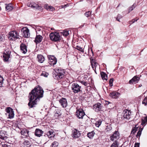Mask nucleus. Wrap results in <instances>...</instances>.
<instances>
[{
    "label": "nucleus",
    "instance_id": "f257e3e1",
    "mask_svg": "<svg viewBox=\"0 0 147 147\" xmlns=\"http://www.w3.org/2000/svg\"><path fill=\"white\" fill-rule=\"evenodd\" d=\"M44 91L40 86L36 87L30 92L28 96L29 102L28 105L30 108L35 107L38 101L43 96Z\"/></svg>",
    "mask_w": 147,
    "mask_h": 147
},
{
    "label": "nucleus",
    "instance_id": "f03ea898",
    "mask_svg": "<svg viewBox=\"0 0 147 147\" xmlns=\"http://www.w3.org/2000/svg\"><path fill=\"white\" fill-rule=\"evenodd\" d=\"M60 34H62L64 36V31L63 30L62 32L60 33L57 32H52L50 34V38L51 40L54 42H57L61 39V35Z\"/></svg>",
    "mask_w": 147,
    "mask_h": 147
},
{
    "label": "nucleus",
    "instance_id": "7ed1b4c3",
    "mask_svg": "<svg viewBox=\"0 0 147 147\" xmlns=\"http://www.w3.org/2000/svg\"><path fill=\"white\" fill-rule=\"evenodd\" d=\"M9 36L8 38L11 40H15L19 38L20 36L19 34L17 32L15 31H13L9 33Z\"/></svg>",
    "mask_w": 147,
    "mask_h": 147
},
{
    "label": "nucleus",
    "instance_id": "20e7f679",
    "mask_svg": "<svg viewBox=\"0 0 147 147\" xmlns=\"http://www.w3.org/2000/svg\"><path fill=\"white\" fill-rule=\"evenodd\" d=\"M119 132L118 131H115L110 136V140L113 142H118L117 141L119 138Z\"/></svg>",
    "mask_w": 147,
    "mask_h": 147
},
{
    "label": "nucleus",
    "instance_id": "39448f33",
    "mask_svg": "<svg viewBox=\"0 0 147 147\" xmlns=\"http://www.w3.org/2000/svg\"><path fill=\"white\" fill-rule=\"evenodd\" d=\"M11 51L9 49H7L3 53V59L4 61L7 62L10 58Z\"/></svg>",
    "mask_w": 147,
    "mask_h": 147
},
{
    "label": "nucleus",
    "instance_id": "423d86ee",
    "mask_svg": "<svg viewBox=\"0 0 147 147\" xmlns=\"http://www.w3.org/2000/svg\"><path fill=\"white\" fill-rule=\"evenodd\" d=\"M47 57L49 59V63L51 66H53L56 64L57 60L55 57L54 55H48Z\"/></svg>",
    "mask_w": 147,
    "mask_h": 147
},
{
    "label": "nucleus",
    "instance_id": "0eeeda50",
    "mask_svg": "<svg viewBox=\"0 0 147 147\" xmlns=\"http://www.w3.org/2000/svg\"><path fill=\"white\" fill-rule=\"evenodd\" d=\"M77 117L79 119H82L85 115V113L82 109H77L76 112Z\"/></svg>",
    "mask_w": 147,
    "mask_h": 147
},
{
    "label": "nucleus",
    "instance_id": "6e6552de",
    "mask_svg": "<svg viewBox=\"0 0 147 147\" xmlns=\"http://www.w3.org/2000/svg\"><path fill=\"white\" fill-rule=\"evenodd\" d=\"M81 86L77 83H74L71 86V89L74 92L77 93L81 91Z\"/></svg>",
    "mask_w": 147,
    "mask_h": 147
},
{
    "label": "nucleus",
    "instance_id": "1a4fd4ad",
    "mask_svg": "<svg viewBox=\"0 0 147 147\" xmlns=\"http://www.w3.org/2000/svg\"><path fill=\"white\" fill-rule=\"evenodd\" d=\"M22 35L25 38H29L30 36L29 30L27 27H25L22 28L21 30Z\"/></svg>",
    "mask_w": 147,
    "mask_h": 147
},
{
    "label": "nucleus",
    "instance_id": "9d476101",
    "mask_svg": "<svg viewBox=\"0 0 147 147\" xmlns=\"http://www.w3.org/2000/svg\"><path fill=\"white\" fill-rule=\"evenodd\" d=\"M123 114L124 118L127 120H129L131 117V112L130 110L125 109L123 111Z\"/></svg>",
    "mask_w": 147,
    "mask_h": 147
},
{
    "label": "nucleus",
    "instance_id": "9b49d317",
    "mask_svg": "<svg viewBox=\"0 0 147 147\" xmlns=\"http://www.w3.org/2000/svg\"><path fill=\"white\" fill-rule=\"evenodd\" d=\"M58 72L57 74H55V77L58 79H61L64 76V70H61V69H58Z\"/></svg>",
    "mask_w": 147,
    "mask_h": 147
},
{
    "label": "nucleus",
    "instance_id": "f8f14e48",
    "mask_svg": "<svg viewBox=\"0 0 147 147\" xmlns=\"http://www.w3.org/2000/svg\"><path fill=\"white\" fill-rule=\"evenodd\" d=\"M7 112L9 114V118L12 119L14 117V113L13 109L10 107L7 108L6 109Z\"/></svg>",
    "mask_w": 147,
    "mask_h": 147
},
{
    "label": "nucleus",
    "instance_id": "ddd939ff",
    "mask_svg": "<svg viewBox=\"0 0 147 147\" xmlns=\"http://www.w3.org/2000/svg\"><path fill=\"white\" fill-rule=\"evenodd\" d=\"M103 107L102 105L100 103L98 102L94 105L93 108L95 109V111L98 112L99 111L101 110Z\"/></svg>",
    "mask_w": 147,
    "mask_h": 147
},
{
    "label": "nucleus",
    "instance_id": "4468645a",
    "mask_svg": "<svg viewBox=\"0 0 147 147\" xmlns=\"http://www.w3.org/2000/svg\"><path fill=\"white\" fill-rule=\"evenodd\" d=\"M7 132L4 130L0 131V138L3 140H5L7 138Z\"/></svg>",
    "mask_w": 147,
    "mask_h": 147
},
{
    "label": "nucleus",
    "instance_id": "2eb2a0df",
    "mask_svg": "<svg viewBox=\"0 0 147 147\" xmlns=\"http://www.w3.org/2000/svg\"><path fill=\"white\" fill-rule=\"evenodd\" d=\"M80 135V133L79 131L75 129L73 130L72 134V137L74 138H76L79 137Z\"/></svg>",
    "mask_w": 147,
    "mask_h": 147
},
{
    "label": "nucleus",
    "instance_id": "dca6fc26",
    "mask_svg": "<svg viewBox=\"0 0 147 147\" xmlns=\"http://www.w3.org/2000/svg\"><path fill=\"white\" fill-rule=\"evenodd\" d=\"M21 52L25 54L27 51V47L26 45L23 43H22L20 46Z\"/></svg>",
    "mask_w": 147,
    "mask_h": 147
},
{
    "label": "nucleus",
    "instance_id": "f3484780",
    "mask_svg": "<svg viewBox=\"0 0 147 147\" xmlns=\"http://www.w3.org/2000/svg\"><path fill=\"white\" fill-rule=\"evenodd\" d=\"M120 95V94L119 92L115 91L109 94V95L111 97L115 99L119 97Z\"/></svg>",
    "mask_w": 147,
    "mask_h": 147
},
{
    "label": "nucleus",
    "instance_id": "a211bd4d",
    "mask_svg": "<svg viewBox=\"0 0 147 147\" xmlns=\"http://www.w3.org/2000/svg\"><path fill=\"white\" fill-rule=\"evenodd\" d=\"M29 131L26 128H24L21 131V134L24 136L25 138L29 136Z\"/></svg>",
    "mask_w": 147,
    "mask_h": 147
},
{
    "label": "nucleus",
    "instance_id": "6ab92c4d",
    "mask_svg": "<svg viewBox=\"0 0 147 147\" xmlns=\"http://www.w3.org/2000/svg\"><path fill=\"white\" fill-rule=\"evenodd\" d=\"M42 38H43L41 35H37L34 41L36 44L39 43L42 41Z\"/></svg>",
    "mask_w": 147,
    "mask_h": 147
},
{
    "label": "nucleus",
    "instance_id": "aec40b11",
    "mask_svg": "<svg viewBox=\"0 0 147 147\" xmlns=\"http://www.w3.org/2000/svg\"><path fill=\"white\" fill-rule=\"evenodd\" d=\"M140 79V78L138 76H135L131 80L129 81L130 84H133V83L136 84L138 82Z\"/></svg>",
    "mask_w": 147,
    "mask_h": 147
},
{
    "label": "nucleus",
    "instance_id": "412c9836",
    "mask_svg": "<svg viewBox=\"0 0 147 147\" xmlns=\"http://www.w3.org/2000/svg\"><path fill=\"white\" fill-rule=\"evenodd\" d=\"M43 133V131L39 129H36L35 131V135L36 136L38 137H40Z\"/></svg>",
    "mask_w": 147,
    "mask_h": 147
},
{
    "label": "nucleus",
    "instance_id": "4be33fe9",
    "mask_svg": "<svg viewBox=\"0 0 147 147\" xmlns=\"http://www.w3.org/2000/svg\"><path fill=\"white\" fill-rule=\"evenodd\" d=\"M37 58L38 61L40 63H42L45 60L44 57L42 55L39 54L37 55Z\"/></svg>",
    "mask_w": 147,
    "mask_h": 147
},
{
    "label": "nucleus",
    "instance_id": "5701e85b",
    "mask_svg": "<svg viewBox=\"0 0 147 147\" xmlns=\"http://www.w3.org/2000/svg\"><path fill=\"white\" fill-rule=\"evenodd\" d=\"M46 135L49 138H50L55 136V133L54 131H53V130H52L50 131H49Z\"/></svg>",
    "mask_w": 147,
    "mask_h": 147
},
{
    "label": "nucleus",
    "instance_id": "b1692460",
    "mask_svg": "<svg viewBox=\"0 0 147 147\" xmlns=\"http://www.w3.org/2000/svg\"><path fill=\"white\" fill-rule=\"evenodd\" d=\"M91 63L92 68L96 72V67L98 64L96 62H95L93 59L91 61Z\"/></svg>",
    "mask_w": 147,
    "mask_h": 147
},
{
    "label": "nucleus",
    "instance_id": "393cba45",
    "mask_svg": "<svg viewBox=\"0 0 147 147\" xmlns=\"http://www.w3.org/2000/svg\"><path fill=\"white\" fill-rule=\"evenodd\" d=\"M100 74L101 77L103 80H107V76L105 73L103 71L101 72Z\"/></svg>",
    "mask_w": 147,
    "mask_h": 147
},
{
    "label": "nucleus",
    "instance_id": "a878e982",
    "mask_svg": "<svg viewBox=\"0 0 147 147\" xmlns=\"http://www.w3.org/2000/svg\"><path fill=\"white\" fill-rule=\"evenodd\" d=\"M5 5H6L5 7L6 9L8 11H10L13 9V7L12 4L11 3H9L8 4H5Z\"/></svg>",
    "mask_w": 147,
    "mask_h": 147
},
{
    "label": "nucleus",
    "instance_id": "bb28decb",
    "mask_svg": "<svg viewBox=\"0 0 147 147\" xmlns=\"http://www.w3.org/2000/svg\"><path fill=\"white\" fill-rule=\"evenodd\" d=\"M24 147H30L31 146V143L28 140H25L23 143Z\"/></svg>",
    "mask_w": 147,
    "mask_h": 147
},
{
    "label": "nucleus",
    "instance_id": "cd10ccee",
    "mask_svg": "<svg viewBox=\"0 0 147 147\" xmlns=\"http://www.w3.org/2000/svg\"><path fill=\"white\" fill-rule=\"evenodd\" d=\"M143 129V127L141 128V127H140L139 129V130L137 132V134L136 136V137L138 138V137L140 138L141 134L142 131Z\"/></svg>",
    "mask_w": 147,
    "mask_h": 147
},
{
    "label": "nucleus",
    "instance_id": "c85d7f7f",
    "mask_svg": "<svg viewBox=\"0 0 147 147\" xmlns=\"http://www.w3.org/2000/svg\"><path fill=\"white\" fill-rule=\"evenodd\" d=\"M29 6L32 8H36V9H38V7H40V6H39L38 4L35 3H32L30 4Z\"/></svg>",
    "mask_w": 147,
    "mask_h": 147
},
{
    "label": "nucleus",
    "instance_id": "c756f323",
    "mask_svg": "<svg viewBox=\"0 0 147 147\" xmlns=\"http://www.w3.org/2000/svg\"><path fill=\"white\" fill-rule=\"evenodd\" d=\"M147 122V116L142 119L141 125H143Z\"/></svg>",
    "mask_w": 147,
    "mask_h": 147
},
{
    "label": "nucleus",
    "instance_id": "7c9ffc66",
    "mask_svg": "<svg viewBox=\"0 0 147 147\" xmlns=\"http://www.w3.org/2000/svg\"><path fill=\"white\" fill-rule=\"evenodd\" d=\"M94 132L92 131L88 133L87 135V136L90 138H92L94 136Z\"/></svg>",
    "mask_w": 147,
    "mask_h": 147
},
{
    "label": "nucleus",
    "instance_id": "2f4dec72",
    "mask_svg": "<svg viewBox=\"0 0 147 147\" xmlns=\"http://www.w3.org/2000/svg\"><path fill=\"white\" fill-rule=\"evenodd\" d=\"M58 144H59L57 142L54 141L52 143L50 147H57Z\"/></svg>",
    "mask_w": 147,
    "mask_h": 147
},
{
    "label": "nucleus",
    "instance_id": "473e14b6",
    "mask_svg": "<svg viewBox=\"0 0 147 147\" xmlns=\"http://www.w3.org/2000/svg\"><path fill=\"white\" fill-rule=\"evenodd\" d=\"M118 142H114L110 147H118Z\"/></svg>",
    "mask_w": 147,
    "mask_h": 147
},
{
    "label": "nucleus",
    "instance_id": "72a5a7b5",
    "mask_svg": "<svg viewBox=\"0 0 147 147\" xmlns=\"http://www.w3.org/2000/svg\"><path fill=\"white\" fill-rule=\"evenodd\" d=\"M102 121L101 120H99L97 121L95 123L96 126L98 127H99L101 124Z\"/></svg>",
    "mask_w": 147,
    "mask_h": 147
},
{
    "label": "nucleus",
    "instance_id": "f704fd0d",
    "mask_svg": "<svg viewBox=\"0 0 147 147\" xmlns=\"http://www.w3.org/2000/svg\"><path fill=\"white\" fill-rule=\"evenodd\" d=\"M76 49L78 50V51L83 53H84V49H83L82 47H81L79 46L78 45L76 46Z\"/></svg>",
    "mask_w": 147,
    "mask_h": 147
},
{
    "label": "nucleus",
    "instance_id": "c9c22d12",
    "mask_svg": "<svg viewBox=\"0 0 147 147\" xmlns=\"http://www.w3.org/2000/svg\"><path fill=\"white\" fill-rule=\"evenodd\" d=\"M5 40V35L0 34V41H3Z\"/></svg>",
    "mask_w": 147,
    "mask_h": 147
},
{
    "label": "nucleus",
    "instance_id": "e433bc0d",
    "mask_svg": "<svg viewBox=\"0 0 147 147\" xmlns=\"http://www.w3.org/2000/svg\"><path fill=\"white\" fill-rule=\"evenodd\" d=\"M112 129V127L110 124L109 125L106 126V131H111Z\"/></svg>",
    "mask_w": 147,
    "mask_h": 147
},
{
    "label": "nucleus",
    "instance_id": "4c0bfd02",
    "mask_svg": "<svg viewBox=\"0 0 147 147\" xmlns=\"http://www.w3.org/2000/svg\"><path fill=\"white\" fill-rule=\"evenodd\" d=\"M48 75L49 74L48 73L45 71H43L41 74L40 75V76H42L46 77H47Z\"/></svg>",
    "mask_w": 147,
    "mask_h": 147
},
{
    "label": "nucleus",
    "instance_id": "58836bf2",
    "mask_svg": "<svg viewBox=\"0 0 147 147\" xmlns=\"http://www.w3.org/2000/svg\"><path fill=\"white\" fill-rule=\"evenodd\" d=\"M4 80L3 77L0 75V87H1L2 86Z\"/></svg>",
    "mask_w": 147,
    "mask_h": 147
},
{
    "label": "nucleus",
    "instance_id": "ea45409f",
    "mask_svg": "<svg viewBox=\"0 0 147 147\" xmlns=\"http://www.w3.org/2000/svg\"><path fill=\"white\" fill-rule=\"evenodd\" d=\"M142 104L145 106L147 105V97H145L142 102Z\"/></svg>",
    "mask_w": 147,
    "mask_h": 147
},
{
    "label": "nucleus",
    "instance_id": "a19ab883",
    "mask_svg": "<svg viewBox=\"0 0 147 147\" xmlns=\"http://www.w3.org/2000/svg\"><path fill=\"white\" fill-rule=\"evenodd\" d=\"M91 12L90 11H88L87 12H86L84 13V15L86 17H88L90 16L91 14Z\"/></svg>",
    "mask_w": 147,
    "mask_h": 147
},
{
    "label": "nucleus",
    "instance_id": "79ce46f5",
    "mask_svg": "<svg viewBox=\"0 0 147 147\" xmlns=\"http://www.w3.org/2000/svg\"><path fill=\"white\" fill-rule=\"evenodd\" d=\"M63 100H64V98H62V99H60V100H59V102L61 104V105L63 107H64L63 105L64 101Z\"/></svg>",
    "mask_w": 147,
    "mask_h": 147
},
{
    "label": "nucleus",
    "instance_id": "37998d69",
    "mask_svg": "<svg viewBox=\"0 0 147 147\" xmlns=\"http://www.w3.org/2000/svg\"><path fill=\"white\" fill-rule=\"evenodd\" d=\"M80 82L84 85L85 86H87L88 84L87 82H84V81H80Z\"/></svg>",
    "mask_w": 147,
    "mask_h": 147
},
{
    "label": "nucleus",
    "instance_id": "c03bdc74",
    "mask_svg": "<svg viewBox=\"0 0 147 147\" xmlns=\"http://www.w3.org/2000/svg\"><path fill=\"white\" fill-rule=\"evenodd\" d=\"M113 78H111L110 79L109 81V83L110 86H113Z\"/></svg>",
    "mask_w": 147,
    "mask_h": 147
},
{
    "label": "nucleus",
    "instance_id": "a18cd8bd",
    "mask_svg": "<svg viewBox=\"0 0 147 147\" xmlns=\"http://www.w3.org/2000/svg\"><path fill=\"white\" fill-rule=\"evenodd\" d=\"M54 8L52 6H49L48 7V8L47 9L53 11L54 10Z\"/></svg>",
    "mask_w": 147,
    "mask_h": 147
},
{
    "label": "nucleus",
    "instance_id": "49530a36",
    "mask_svg": "<svg viewBox=\"0 0 147 147\" xmlns=\"http://www.w3.org/2000/svg\"><path fill=\"white\" fill-rule=\"evenodd\" d=\"M69 31L67 30H65V36H67L69 34Z\"/></svg>",
    "mask_w": 147,
    "mask_h": 147
},
{
    "label": "nucleus",
    "instance_id": "de8ad7c7",
    "mask_svg": "<svg viewBox=\"0 0 147 147\" xmlns=\"http://www.w3.org/2000/svg\"><path fill=\"white\" fill-rule=\"evenodd\" d=\"M134 4L132 6V7L129 8V12L133 10V9L135 8V7L134 6Z\"/></svg>",
    "mask_w": 147,
    "mask_h": 147
},
{
    "label": "nucleus",
    "instance_id": "09e8293b",
    "mask_svg": "<svg viewBox=\"0 0 147 147\" xmlns=\"http://www.w3.org/2000/svg\"><path fill=\"white\" fill-rule=\"evenodd\" d=\"M136 132V130H135V129L133 128L132 130L131 131V134H134Z\"/></svg>",
    "mask_w": 147,
    "mask_h": 147
},
{
    "label": "nucleus",
    "instance_id": "8fccbe9b",
    "mask_svg": "<svg viewBox=\"0 0 147 147\" xmlns=\"http://www.w3.org/2000/svg\"><path fill=\"white\" fill-rule=\"evenodd\" d=\"M1 146V147H11V146L5 144H2Z\"/></svg>",
    "mask_w": 147,
    "mask_h": 147
},
{
    "label": "nucleus",
    "instance_id": "3c124183",
    "mask_svg": "<svg viewBox=\"0 0 147 147\" xmlns=\"http://www.w3.org/2000/svg\"><path fill=\"white\" fill-rule=\"evenodd\" d=\"M139 143H136L134 145V147H139Z\"/></svg>",
    "mask_w": 147,
    "mask_h": 147
},
{
    "label": "nucleus",
    "instance_id": "603ef678",
    "mask_svg": "<svg viewBox=\"0 0 147 147\" xmlns=\"http://www.w3.org/2000/svg\"><path fill=\"white\" fill-rule=\"evenodd\" d=\"M138 126L137 125H135V127L133 128L134 129H135V130H136V131H137L138 130Z\"/></svg>",
    "mask_w": 147,
    "mask_h": 147
},
{
    "label": "nucleus",
    "instance_id": "864d4df0",
    "mask_svg": "<svg viewBox=\"0 0 147 147\" xmlns=\"http://www.w3.org/2000/svg\"><path fill=\"white\" fill-rule=\"evenodd\" d=\"M123 17V16L120 14H118L117 15V18H118L119 19Z\"/></svg>",
    "mask_w": 147,
    "mask_h": 147
},
{
    "label": "nucleus",
    "instance_id": "5fc2aeb1",
    "mask_svg": "<svg viewBox=\"0 0 147 147\" xmlns=\"http://www.w3.org/2000/svg\"><path fill=\"white\" fill-rule=\"evenodd\" d=\"M65 47L67 49L68 48V47H69V45L68 43V42H67L66 44V42H65Z\"/></svg>",
    "mask_w": 147,
    "mask_h": 147
},
{
    "label": "nucleus",
    "instance_id": "6e6d98bb",
    "mask_svg": "<svg viewBox=\"0 0 147 147\" xmlns=\"http://www.w3.org/2000/svg\"><path fill=\"white\" fill-rule=\"evenodd\" d=\"M105 105H108L109 104L111 103L110 102L107 101H105Z\"/></svg>",
    "mask_w": 147,
    "mask_h": 147
},
{
    "label": "nucleus",
    "instance_id": "4d7b16f0",
    "mask_svg": "<svg viewBox=\"0 0 147 147\" xmlns=\"http://www.w3.org/2000/svg\"><path fill=\"white\" fill-rule=\"evenodd\" d=\"M139 18H138L136 20H134V19L133 20H132V23H134L135 22H136L138 20H139Z\"/></svg>",
    "mask_w": 147,
    "mask_h": 147
},
{
    "label": "nucleus",
    "instance_id": "13d9d810",
    "mask_svg": "<svg viewBox=\"0 0 147 147\" xmlns=\"http://www.w3.org/2000/svg\"><path fill=\"white\" fill-rule=\"evenodd\" d=\"M116 19L117 20V21H119V22H120V20H119L120 19H119V18H116Z\"/></svg>",
    "mask_w": 147,
    "mask_h": 147
},
{
    "label": "nucleus",
    "instance_id": "bf43d9fd",
    "mask_svg": "<svg viewBox=\"0 0 147 147\" xmlns=\"http://www.w3.org/2000/svg\"><path fill=\"white\" fill-rule=\"evenodd\" d=\"M65 105L66 103V105H67V100H66V98H65Z\"/></svg>",
    "mask_w": 147,
    "mask_h": 147
},
{
    "label": "nucleus",
    "instance_id": "052dcab7",
    "mask_svg": "<svg viewBox=\"0 0 147 147\" xmlns=\"http://www.w3.org/2000/svg\"><path fill=\"white\" fill-rule=\"evenodd\" d=\"M85 24V23H84V24H83V25H81V27H83V26H84V24Z\"/></svg>",
    "mask_w": 147,
    "mask_h": 147
},
{
    "label": "nucleus",
    "instance_id": "680f3d73",
    "mask_svg": "<svg viewBox=\"0 0 147 147\" xmlns=\"http://www.w3.org/2000/svg\"><path fill=\"white\" fill-rule=\"evenodd\" d=\"M65 7H67V5L65 4Z\"/></svg>",
    "mask_w": 147,
    "mask_h": 147
},
{
    "label": "nucleus",
    "instance_id": "e2e57ef3",
    "mask_svg": "<svg viewBox=\"0 0 147 147\" xmlns=\"http://www.w3.org/2000/svg\"><path fill=\"white\" fill-rule=\"evenodd\" d=\"M91 51L92 52V53H93V52L92 51V49H91Z\"/></svg>",
    "mask_w": 147,
    "mask_h": 147
},
{
    "label": "nucleus",
    "instance_id": "0e129e2a",
    "mask_svg": "<svg viewBox=\"0 0 147 147\" xmlns=\"http://www.w3.org/2000/svg\"><path fill=\"white\" fill-rule=\"evenodd\" d=\"M1 8L0 7V10H1Z\"/></svg>",
    "mask_w": 147,
    "mask_h": 147
},
{
    "label": "nucleus",
    "instance_id": "69168bd1",
    "mask_svg": "<svg viewBox=\"0 0 147 147\" xmlns=\"http://www.w3.org/2000/svg\"><path fill=\"white\" fill-rule=\"evenodd\" d=\"M119 6V5L118 6H117V7H118Z\"/></svg>",
    "mask_w": 147,
    "mask_h": 147
},
{
    "label": "nucleus",
    "instance_id": "338daca9",
    "mask_svg": "<svg viewBox=\"0 0 147 147\" xmlns=\"http://www.w3.org/2000/svg\"><path fill=\"white\" fill-rule=\"evenodd\" d=\"M66 105H65V107H66Z\"/></svg>",
    "mask_w": 147,
    "mask_h": 147
}]
</instances>
